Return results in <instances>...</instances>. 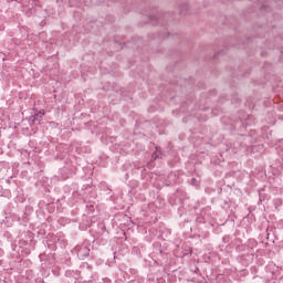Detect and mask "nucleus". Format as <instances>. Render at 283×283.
Listing matches in <instances>:
<instances>
[{"instance_id":"1","label":"nucleus","mask_w":283,"mask_h":283,"mask_svg":"<svg viewBox=\"0 0 283 283\" xmlns=\"http://www.w3.org/2000/svg\"><path fill=\"white\" fill-rule=\"evenodd\" d=\"M154 160L160 158V148H156V151L153 154Z\"/></svg>"}]
</instances>
